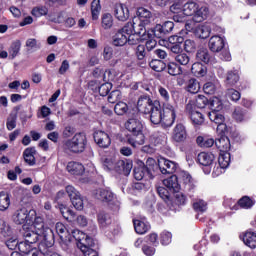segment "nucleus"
<instances>
[{
  "mask_svg": "<svg viewBox=\"0 0 256 256\" xmlns=\"http://www.w3.org/2000/svg\"><path fill=\"white\" fill-rule=\"evenodd\" d=\"M22 235L28 243H39L45 247H53L55 244V233L45 226V221L40 216L34 219L30 228L27 224L23 225Z\"/></svg>",
  "mask_w": 256,
  "mask_h": 256,
  "instance_id": "f257e3e1",
  "label": "nucleus"
},
{
  "mask_svg": "<svg viewBox=\"0 0 256 256\" xmlns=\"http://www.w3.org/2000/svg\"><path fill=\"white\" fill-rule=\"evenodd\" d=\"M125 127L127 131L132 133L130 137L127 139V143L137 149V147H141L145 143V135L143 134V122L137 118H130L125 123Z\"/></svg>",
  "mask_w": 256,
  "mask_h": 256,
  "instance_id": "f03ea898",
  "label": "nucleus"
},
{
  "mask_svg": "<svg viewBox=\"0 0 256 256\" xmlns=\"http://www.w3.org/2000/svg\"><path fill=\"white\" fill-rule=\"evenodd\" d=\"M148 115H150V121L153 123V125H159V123H161L165 117L170 118V125L174 124L175 119H177L175 107L172 105H166L162 110L160 102H156L154 104V109Z\"/></svg>",
  "mask_w": 256,
  "mask_h": 256,
  "instance_id": "7ed1b4c3",
  "label": "nucleus"
},
{
  "mask_svg": "<svg viewBox=\"0 0 256 256\" xmlns=\"http://www.w3.org/2000/svg\"><path fill=\"white\" fill-rule=\"evenodd\" d=\"M72 236L77 241V247L82 251L84 256H99V252L93 249L95 247V242L87 234L83 233L81 230L72 231Z\"/></svg>",
  "mask_w": 256,
  "mask_h": 256,
  "instance_id": "20e7f679",
  "label": "nucleus"
},
{
  "mask_svg": "<svg viewBox=\"0 0 256 256\" xmlns=\"http://www.w3.org/2000/svg\"><path fill=\"white\" fill-rule=\"evenodd\" d=\"M87 147V136L83 133H76L71 139L64 142L65 151L70 153H83Z\"/></svg>",
  "mask_w": 256,
  "mask_h": 256,
  "instance_id": "39448f33",
  "label": "nucleus"
},
{
  "mask_svg": "<svg viewBox=\"0 0 256 256\" xmlns=\"http://www.w3.org/2000/svg\"><path fill=\"white\" fill-rule=\"evenodd\" d=\"M145 25L147 24H144L140 20L134 19L133 22H128L124 26V31L130 35L131 33H134L142 37V39H147V29L145 28Z\"/></svg>",
  "mask_w": 256,
  "mask_h": 256,
  "instance_id": "423d86ee",
  "label": "nucleus"
},
{
  "mask_svg": "<svg viewBox=\"0 0 256 256\" xmlns=\"http://www.w3.org/2000/svg\"><path fill=\"white\" fill-rule=\"evenodd\" d=\"M96 199H99L100 201H105L106 203H114V207L112 209L114 211H119V207L121 203L119 201L115 200V194L111 192L109 189H98L95 193Z\"/></svg>",
  "mask_w": 256,
  "mask_h": 256,
  "instance_id": "0eeeda50",
  "label": "nucleus"
},
{
  "mask_svg": "<svg viewBox=\"0 0 256 256\" xmlns=\"http://www.w3.org/2000/svg\"><path fill=\"white\" fill-rule=\"evenodd\" d=\"M159 103V100H152L151 97L144 95L138 99L137 109L140 113H144L145 115H149L154 109L155 104Z\"/></svg>",
  "mask_w": 256,
  "mask_h": 256,
  "instance_id": "6e6552de",
  "label": "nucleus"
},
{
  "mask_svg": "<svg viewBox=\"0 0 256 256\" xmlns=\"http://www.w3.org/2000/svg\"><path fill=\"white\" fill-rule=\"evenodd\" d=\"M35 210H27V208L22 207L15 211L13 215V221L16 225H25V223L31 222V216L35 215Z\"/></svg>",
  "mask_w": 256,
  "mask_h": 256,
  "instance_id": "1a4fd4ad",
  "label": "nucleus"
},
{
  "mask_svg": "<svg viewBox=\"0 0 256 256\" xmlns=\"http://www.w3.org/2000/svg\"><path fill=\"white\" fill-rule=\"evenodd\" d=\"M189 135L187 134V128L183 123H178L173 128L172 131V140L175 141V143H185L187 141V137Z\"/></svg>",
  "mask_w": 256,
  "mask_h": 256,
  "instance_id": "9d476101",
  "label": "nucleus"
},
{
  "mask_svg": "<svg viewBox=\"0 0 256 256\" xmlns=\"http://www.w3.org/2000/svg\"><path fill=\"white\" fill-rule=\"evenodd\" d=\"M158 168L162 175H173L177 171V163L161 158L158 160Z\"/></svg>",
  "mask_w": 256,
  "mask_h": 256,
  "instance_id": "9b49d317",
  "label": "nucleus"
},
{
  "mask_svg": "<svg viewBox=\"0 0 256 256\" xmlns=\"http://www.w3.org/2000/svg\"><path fill=\"white\" fill-rule=\"evenodd\" d=\"M186 112L190 116V119L194 125H203V123H205V117L201 114V112L195 109V104L188 103L186 105Z\"/></svg>",
  "mask_w": 256,
  "mask_h": 256,
  "instance_id": "f8f14e48",
  "label": "nucleus"
},
{
  "mask_svg": "<svg viewBox=\"0 0 256 256\" xmlns=\"http://www.w3.org/2000/svg\"><path fill=\"white\" fill-rule=\"evenodd\" d=\"M181 179L184 191L189 195V197H193V193H195V180H193V177H191L187 172H183L181 174Z\"/></svg>",
  "mask_w": 256,
  "mask_h": 256,
  "instance_id": "ddd939ff",
  "label": "nucleus"
},
{
  "mask_svg": "<svg viewBox=\"0 0 256 256\" xmlns=\"http://www.w3.org/2000/svg\"><path fill=\"white\" fill-rule=\"evenodd\" d=\"M181 179L184 191L189 195V197H193V193H195V180H193V177H191L187 172H183L181 174Z\"/></svg>",
  "mask_w": 256,
  "mask_h": 256,
  "instance_id": "4468645a",
  "label": "nucleus"
},
{
  "mask_svg": "<svg viewBox=\"0 0 256 256\" xmlns=\"http://www.w3.org/2000/svg\"><path fill=\"white\" fill-rule=\"evenodd\" d=\"M208 117L212 123H215L217 126V131H225L227 129V125H225V116L219 113V111H212L208 113Z\"/></svg>",
  "mask_w": 256,
  "mask_h": 256,
  "instance_id": "2eb2a0df",
  "label": "nucleus"
},
{
  "mask_svg": "<svg viewBox=\"0 0 256 256\" xmlns=\"http://www.w3.org/2000/svg\"><path fill=\"white\" fill-rule=\"evenodd\" d=\"M133 169V162L131 160H117L114 171L120 175H129Z\"/></svg>",
  "mask_w": 256,
  "mask_h": 256,
  "instance_id": "dca6fc26",
  "label": "nucleus"
},
{
  "mask_svg": "<svg viewBox=\"0 0 256 256\" xmlns=\"http://www.w3.org/2000/svg\"><path fill=\"white\" fill-rule=\"evenodd\" d=\"M94 141L103 149H107V147L111 145V138L109 137V134L101 130L94 132Z\"/></svg>",
  "mask_w": 256,
  "mask_h": 256,
  "instance_id": "f3484780",
  "label": "nucleus"
},
{
  "mask_svg": "<svg viewBox=\"0 0 256 256\" xmlns=\"http://www.w3.org/2000/svg\"><path fill=\"white\" fill-rule=\"evenodd\" d=\"M208 47L212 53H219L225 47V40L219 35L212 36L208 42Z\"/></svg>",
  "mask_w": 256,
  "mask_h": 256,
  "instance_id": "a211bd4d",
  "label": "nucleus"
},
{
  "mask_svg": "<svg viewBox=\"0 0 256 256\" xmlns=\"http://www.w3.org/2000/svg\"><path fill=\"white\" fill-rule=\"evenodd\" d=\"M127 35L129 32L125 31V27L118 30L117 33L112 37V43L115 47H123V45H127Z\"/></svg>",
  "mask_w": 256,
  "mask_h": 256,
  "instance_id": "6ab92c4d",
  "label": "nucleus"
},
{
  "mask_svg": "<svg viewBox=\"0 0 256 256\" xmlns=\"http://www.w3.org/2000/svg\"><path fill=\"white\" fill-rule=\"evenodd\" d=\"M163 185L170 191V193H179L181 185L176 175H172L167 179L163 180Z\"/></svg>",
  "mask_w": 256,
  "mask_h": 256,
  "instance_id": "aec40b11",
  "label": "nucleus"
},
{
  "mask_svg": "<svg viewBox=\"0 0 256 256\" xmlns=\"http://www.w3.org/2000/svg\"><path fill=\"white\" fill-rule=\"evenodd\" d=\"M114 15L118 21H127L129 19V9L123 4H116Z\"/></svg>",
  "mask_w": 256,
  "mask_h": 256,
  "instance_id": "412c9836",
  "label": "nucleus"
},
{
  "mask_svg": "<svg viewBox=\"0 0 256 256\" xmlns=\"http://www.w3.org/2000/svg\"><path fill=\"white\" fill-rule=\"evenodd\" d=\"M215 145L221 153H227L231 149V141L227 136H221L215 140Z\"/></svg>",
  "mask_w": 256,
  "mask_h": 256,
  "instance_id": "4be33fe9",
  "label": "nucleus"
},
{
  "mask_svg": "<svg viewBox=\"0 0 256 256\" xmlns=\"http://www.w3.org/2000/svg\"><path fill=\"white\" fill-rule=\"evenodd\" d=\"M208 16H209V8H207V6H202L199 8L198 6L196 12L194 13L193 21L195 23H201L205 21V19H207Z\"/></svg>",
  "mask_w": 256,
  "mask_h": 256,
  "instance_id": "5701e85b",
  "label": "nucleus"
},
{
  "mask_svg": "<svg viewBox=\"0 0 256 256\" xmlns=\"http://www.w3.org/2000/svg\"><path fill=\"white\" fill-rule=\"evenodd\" d=\"M196 59L207 65L213 61V56H211L207 48H199L196 53Z\"/></svg>",
  "mask_w": 256,
  "mask_h": 256,
  "instance_id": "b1692460",
  "label": "nucleus"
},
{
  "mask_svg": "<svg viewBox=\"0 0 256 256\" xmlns=\"http://www.w3.org/2000/svg\"><path fill=\"white\" fill-rule=\"evenodd\" d=\"M67 171L71 173V175H83L85 173V166L79 162H69Z\"/></svg>",
  "mask_w": 256,
  "mask_h": 256,
  "instance_id": "393cba45",
  "label": "nucleus"
},
{
  "mask_svg": "<svg viewBox=\"0 0 256 256\" xmlns=\"http://www.w3.org/2000/svg\"><path fill=\"white\" fill-rule=\"evenodd\" d=\"M213 161H215V155L212 153L201 152L198 154V163L204 167H209V165H212Z\"/></svg>",
  "mask_w": 256,
  "mask_h": 256,
  "instance_id": "a878e982",
  "label": "nucleus"
},
{
  "mask_svg": "<svg viewBox=\"0 0 256 256\" xmlns=\"http://www.w3.org/2000/svg\"><path fill=\"white\" fill-rule=\"evenodd\" d=\"M101 163L106 171H115L117 159L115 156H103Z\"/></svg>",
  "mask_w": 256,
  "mask_h": 256,
  "instance_id": "bb28decb",
  "label": "nucleus"
},
{
  "mask_svg": "<svg viewBox=\"0 0 256 256\" xmlns=\"http://www.w3.org/2000/svg\"><path fill=\"white\" fill-rule=\"evenodd\" d=\"M243 243L250 247V249L256 248V233L247 231L242 236Z\"/></svg>",
  "mask_w": 256,
  "mask_h": 256,
  "instance_id": "cd10ccee",
  "label": "nucleus"
},
{
  "mask_svg": "<svg viewBox=\"0 0 256 256\" xmlns=\"http://www.w3.org/2000/svg\"><path fill=\"white\" fill-rule=\"evenodd\" d=\"M191 73H193L195 77H205L207 75V66L196 62L191 67Z\"/></svg>",
  "mask_w": 256,
  "mask_h": 256,
  "instance_id": "c85d7f7f",
  "label": "nucleus"
},
{
  "mask_svg": "<svg viewBox=\"0 0 256 256\" xmlns=\"http://www.w3.org/2000/svg\"><path fill=\"white\" fill-rule=\"evenodd\" d=\"M225 83L228 87H233L239 83V72L237 70H230L226 73Z\"/></svg>",
  "mask_w": 256,
  "mask_h": 256,
  "instance_id": "c756f323",
  "label": "nucleus"
},
{
  "mask_svg": "<svg viewBox=\"0 0 256 256\" xmlns=\"http://www.w3.org/2000/svg\"><path fill=\"white\" fill-rule=\"evenodd\" d=\"M137 19L138 21L143 22L144 25H149V23H151V21L149 19H151V11L147 10L146 8H138L137 10Z\"/></svg>",
  "mask_w": 256,
  "mask_h": 256,
  "instance_id": "7c9ffc66",
  "label": "nucleus"
},
{
  "mask_svg": "<svg viewBox=\"0 0 256 256\" xmlns=\"http://www.w3.org/2000/svg\"><path fill=\"white\" fill-rule=\"evenodd\" d=\"M133 225H134L135 232L138 235H145V233H147V231L151 229V226L149 224L141 220H133Z\"/></svg>",
  "mask_w": 256,
  "mask_h": 256,
  "instance_id": "2f4dec72",
  "label": "nucleus"
},
{
  "mask_svg": "<svg viewBox=\"0 0 256 256\" xmlns=\"http://www.w3.org/2000/svg\"><path fill=\"white\" fill-rule=\"evenodd\" d=\"M144 167L148 170V179H153V177H155L156 169H159V163L153 158H148Z\"/></svg>",
  "mask_w": 256,
  "mask_h": 256,
  "instance_id": "473e14b6",
  "label": "nucleus"
},
{
  "mask_svg": "<svg viewBox=\"0 0 256 256\" xmlns=\"http://www.w3.org/2000/svg\"><path fill=\"white\" fill-rule=\"evenodd\" d=\"M35 153H37V150H35V147L26 148L23 152L25 163H27L30 166L35 165Z\"/></svg>",
  "mask_w": 256,
  "mask_h": 256,
  "instance_id": "72a5a7b5",
  "label": "nucleus"
},
{
  "mask_svg": "<svg viewBox=\"0 0 256 256\" xmlns=\"http://www.w3.org/2000/svg\"><path fill=\"white\" fill-rule=\"evenodd\" d=\"M11 206V196L5 191L0 192V211H7Z\"/></svg>",
  "mask_w": 256,
  "mask_h": 256,
  "instance_id": "f704fd0d",
  "label": "nucleus"
},
{
  "mask_svg": "<svg viewBox=\"0 0 256 256\" xmlns=\"http://www.w3.org/2000/svg\"><path fill=\"white\" fill-rule=\"evenodd\" d=\"M97 220L102 229H105V227H109V225H111L112 223L111 215H109L107 212L98 213Z\"/></svg>",
  "mask_w": 256,
  "mask_h": 256,
  "instance_id": "c9c22d12",
  "label": "nucleus"
},
{
  "mask_svg": "<svg viewBox=\"0 0 256 256\" xmlns=\"http://www.w3.org/2000/svg\"><path fill=\"white\" fill-rule=\"evenodd\" d=\"M54 23H64L65 27L71 29V27H75L77 21L73 17H64L63 14H59L56 19H54Z\"/></svg>",
  "mask_w": 256,
  "mask_h": 256,
  "instance_id": "e433bc0d",
  "label": "nucleus"
},
{
  "mask_svg": "<svg viewBox=\"0 0 256 256\" xmlns=\"http://www.w3.org/2000/svg\"><path fill=\"white\" fill-rule=\"evenodd\" d=\"M167 33L161 26V24H157L154 29H152L150 32L147 33L148 39H151V37H156L157 39H163Z\"/></svg>",
  "mask_w": 256,
  "mask_h": 256,
  "instance_id": "4c0bfd02",
  "label": "nucleus"
},
{
  "mask_svg": "<svg viewBox=\"0 0 256 256\" xmlns=\"http://www.w3.org/2000/svg\"><path fill=\"white\" fill-rule=\"evenodd\" d=\"M144 177H149V171L147 170V167H145V164L135 167L134 178L136 179V181H141L144 179Z\"/></svg>",
  "mask_w": 256,
  "mask_h": 256,
  "instance_id": "58836bf2",
  "label": "nucleus"
},
{
  "mask_svg": "<svg viewBox=\"0 0 256 256\" xmlns=\"http://www.w3.org/2000/svg\"><path fill=\"white\" fill-rule=\"evenodd\" d=\"M218 163L221 169H227L231 163V154L229 152H222L218 157Z\"/></svg>",
  "mask_w": 256,
  "mask_h": 256,
  "instance_id": "ea45409f",
  "label": "nucleus"
},
{
  "mask_svg": "<svg viewBox=\"0 0 256 256\" xmlns=\"http://www.w3.org/2000/svg\"><path fill=\"white\" fill-rule=\"evenodd\" d=\"M136 56L138 61H142L140 65L142 67H145V65H147V60H145V57H147V52L145 51V45H138L136 47Z\"/></svg>",
  "mask_w": 256,
  "mask_h": 256,
  "instance_id": "a19ab883",
  "label": "nucleus"
},
{
  "mask_svg": "<svg viewBox=\"0 0 256 256\" xmlns=\"http://www.w3.org/2000/svg\"><path fill=\"white\" fill-rule=\"evenodd\" d=\"M186 89L188 93H193V94L199 93L201 89V84H199V81H197V79L191 78L187 82Z\"/></svg>",
  "mask_w": 256,
  "mask_h": 256,
  "instance_id": "79ce46f5",
  "label": "nucleus"
},
{
  "mask_svg": "<svg viewBox=\"0 0 256 256\" xmlns=\"http://www.w3.org/2000/svg\"><path fill=\"white\" fill-rule=\"evenodd\" d=\"M199 5H197V3L195 2H188L186 4L183 5V13L184 15H186V17H191V15H195L197 7Z\"/></svg>",
  "mask_w": 256,
  "mask_h": 256,
  "instance_id": "37998d69",
  "label": "nucleus"
},
{
  "mask_svg": "<svg viewBox=\"0 0 256 256\" xmlns=\"http://www.w3.org/2000/svg\"><path fill=\"white\" fill-rule=\"evenodd\" d=\"M149 66L153 71H156V73H161V71H165L167 69V64L161 60H152L149 62Z\"/></svg>",
  "mask_w": 256,
  "mask_h": 256,
  "instance_id": "c03bdc74",
  "label": "nucleus"
},
{
  "mask_svg": "<svg viewBox=\"0 0 256 256\" xmlns=\"http://www.w3.org/2000/svg\"><path fill=\"white\" fill-rule=\"evenodd\" d=\"M166 69H167L169 75H172V76L181 75V73H183V68H181V66H179L175 62L168 63L166 66Z\"/></svg>",
  "mask_w": 256,
  "mask_h": 256,
  "instance_id": "a18cd8bd",
  "label": "nucleus"
},
{
  "mask_svg": "<svg viewBox=\"0 0 256 256\" xmlns=\"http://www.w3.org/2000/svg\"><path fill=\"white\" fill-rule=\"evenodd\" d=\"M196 35L199 39H207L211 35V28L208 26H198L196 28Z\"/></svg>",
  "mask_w": 256,
  "mask_h": 256,
  "instance_id": "49530a36",
  "label": "nucleus"
},
{
  "mask_svg": "<svg viewBox=\"0 0 256 256\" xmlns=\"http://www.w3.org/2000/svg\"><path fill=\"white\" fill-rule=\"evenodd\" d=\"M245 115H247V112L243 108L236 107L234 109L232 117L233 119H235V121H237L238 123H241L242 121H245Z\"/></svg>",
  "mask_w": 256,
  "mask_h": 256,
  "instance_id": "de8ad7c7",
  "label": "nucleus"
},
{
  "mask_svg": "<svg viewBox=\"0 0 256 256\" xmlns=\"http://www.w3.org/2000/svg\"><path fill=\"white\" fill-rule=\"evenodd\" d=\"M174 60L179 65H183L185 67V66H187L188 63H190L191 57H189V55H187V53L181 52L180 54L174 56Z\"/></svg>",
  "mask_w": 256,
  "mask_h": 256,
  "instance_id": "09e8293b",
  "label": "nucleus"
},
{
  "mask_svg": "<svg viewBox=\"0 0 256 256\" xmlns=\"http://www.w3.org/2000/svg\"><path fill=\"white\" fill-rule=\"evenodd\" d=\"M17 127V113H10L6 120V128L13 131Z\"/></svg>",
  "mask_w": 256,
  "mask_h": 256,
  "instance_id": "8fccbe9b",
  "label": "nucleus"
},
{
  "mask_svg": "<svg viewBox=\"0 0 256 256\" xmlns=\"http://www.w3.org/2000/svg\"><path fill=\"white\" fill-rule=\"evenodd\" d=\"M0 233L3 237H13V229L3 220L0 222Z\"/></svg>",
  "mask_w": 256,
  "mask_h": 256,
  "instance_id": "3c124183",
  "label": "nucleus"
},
{
  "mask_svg": "<svg viewBox=\"0 0 256 256\" xmlns=\"http://www.w3.org/2000/svg\"><path fill=\"white\" fill-rule=\"evenodd\" d=\"M55 229L60 239L70 236L69 231H67V227H65L61 222L56 223Z\"/></svg>",
  "mask_w": 256,
  "mask_h": 256,
  "instance_id": "603ef678",
  "label": "nucleus"
},
{
  "mask_svg": "<svg viewBox=\"0 0 256 256\" xmlns=\"http://www.w3.org/2000/svg\"><path fill=\"white\" fill-rule=\"evenodd\" d=\"M60 213L66 221H75V212L73 210L67 208V207H62L60 208Z\"/></svg>",
  "mask_w": 256,
  "mask_h": 256,
  "instance_id": "864d4df0",
  "label": "nucleus"
},
{
  "mask_svg": "<svg viewBox=\"0 0 256 256\" xmlns=\"http://www.w3.org/2000/svg\"><path fill=\"white\" fill-rule=\"evenodd\" d=\"M21 51V41L16 40L15 42L12 43L9 53L12 59H15L17 55H19V52Z\"/></svg>",
  "mask_w": 256,
  "mask_h": 256,
  "instance_id": "5fc2aeb1",
  "label": "nucleus"
},
{
  "mask_svg": "<svg viewBox=\"0 0 256 256\" xmlns=\"http://www.w3.org/2000/svg\"><path fill=\"white\" fill-rule=\"evenodd\" d=\"M114 111L116 115H125L129 111V106H127V103L120 101L115 105Z\"/></svg>",
  "mask_w": 256,
  "mask_h": 256,
  "instance_id": "6e6d98bb",
  "label": "nucleus"
},
{
  "mask_svg": "<svg viewBox=\"0 0 256 256\" xmlns=\"http://www.w3.org/2000/svg\"><path fill=\"white\" fill-rule=\"evenodd\" d=\"M193 209L196 213H205V211H207V202L204 200H197L193 203Z\"/></svg>",
  "mask_w": 256,
  "mask_h": 256,
  "instance_id": "4d7b16f0",
  "label": "nucleus"
},
{
  "mask_svg": "<svg viewBox=\"0 0 256 256\" xmlns=\"http://www.w3.org/2000/svg\"><path fill=\"white\" fill-rule=\"evenodd\" d=\"M102 27L103 29H111L113 27V16L111 14H104L102 16Z\"/></svg>",
  "mask_w": 256,
  "mask_h": 256,
  "instance_id": "13d9d810",
  "label": "nucleus"
},
{
  "mask_svg": "<svg viewBox=\"0 0 256 256\" xmlns=\"http://www.w3.org/2000/svg\"><path fill=\"white\" fill-rule=\"evenodd\" d=\"M255 203L249 196H244L238 201V205L242 207L243 209H251V206L254 205Z\"/></svg>",
  "mask_w": 256,
  "mask_h": 256,
  "instance_id": "bf43d9fd",
  "label": "nucleus"
},
{
  "mask_svg": "<svg viewBox=\"0 0 256 256\" xmlns=\"http://www.w3.org/2000/svg\"><path fill=\"white\" fill-rule=\"evenodd\" d=\"M196 49L197 44L195 43V41L191 39H187L186 41H184V51H186V53H195Z\"/></svg>",
  "mask_w": 256,
  "mask_h": 256,
  "instance_id": "052dcab7",
  "label": "nucleus"
},
{
  "mask_svg": "<svg viewBox=\"0 0 256 256\" xmlns=\"http://www.w3.org/2000/svg\"><path fill=\"white\" fill-rule=\"evenodd\" d=\"M71 203L73 205V207H75V209H77V211H83V197H81V194L76 196L75 198H72Z\"/></svg>",
  "mask_w": 256,
  "mask_h": 256,
  "instance_id": "680f3d73",
  "label": "nucleus"
},
{
  "mask_svg": "<svg viewBox=\"0 0 256 256\" xmlns=\"http://www.w3.org/2000/svg\"><path fill=\"white\" fill-rule=\"evenodd\" d=\"M203 91L206 95H215V91H217V87L213 82H207L203 86Z\"/></svg>",
  "mask_w": 256,
  "mask_h": 256,
  "instance_id": "e2e57ef3",
  "label": "nucleus"
},
{
  "mask_svg": "<svg viewBox=\"0 0 256 256\" xmlns=\"http://www.w3.org/2000/svg\"><path fill=\"white\" fill-rule=\"evenodd\" d=\"M6 247L10 249L11 251H15V249H18L19 247V240H17V237L12 236L8 240H6Z\"/></svg>",
  "mask_w": 256,
  "mask_h": 256,
  "instance_id": "0e129e2a",
  "label": "nucleus"
},
{
  "mask_svg": "<svg viewBox=\"0 0 256 256\" xmlns=\"http://www.w3.org/2000/svg\"><path fill=\"white\" fill-rule=\"evenodd\" d=\"M227 97L237 103L241 99V93L233 88L227 90Z\"/></svg>",
  "mask_w": 256,
  "mask_h": 256,
  "instance_id": "69168bd1",
  "label": "nucleus"
},
{
  "mask_svg": "<svg viewBox=\"0 0 256 256\" xmlns=\"http://www.w3.org/2000/svg\"><path fill=\"white\" fill-rule=\"evenodd\" d=\"M47 13H49V10L45 6L35 7L32 9V15L34 17H43V15H47Z\"/></svg>",
  "mask_w": 256,
  "mask_h": 256,
  "instance_id": "338daca9",
  "label": "nucleus"
},
{
  "mask_svg": "<svg viewBox=\"0 0 256 256\" xmlns=\"http://www.w3.org/2000/svg\"><path fill=\"white\" fill-rule=\"evenodd\" d=\"M121 91L120 90H114L112 91L108 96V102L109 103H117V101H121Z\"/></svg>",
  "mask_w": 256,
  "mask_h": 256,
  "instance_id": "774afa93",
  "label": "nucleus"
}]
</instances>
